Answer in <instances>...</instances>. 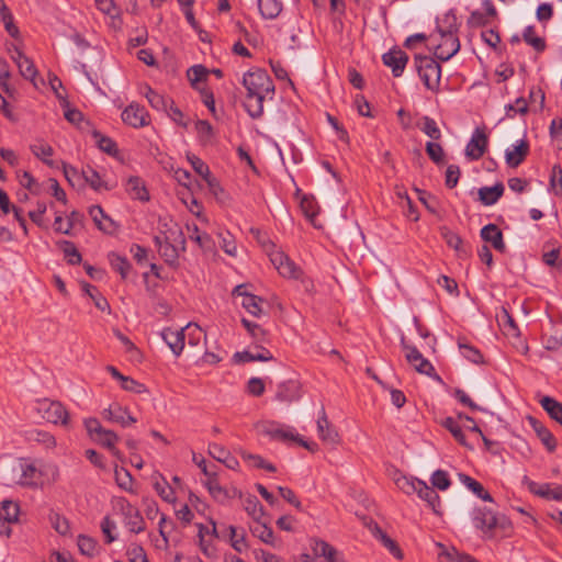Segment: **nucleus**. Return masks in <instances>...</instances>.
I'll list each match as a JSON object with an SVG mask.
<instances>
[{
	"label": "nucleus",
	"mask_w": 562,
	"mask_h": 562,
	"mask_svg": "<svg viewBox=\"0 0 562 562\" xmlns=\"http://www.w3.org/2000/svg\"><path fill=\"white\" fill-rule=\"evenodd\" d=\"M89 215L92 217L97 227L104 233H112L115 227L114 221L109 217L100 205H92L89 209Z\"/></svg>",
	"instance_id": "b1692460"
},
{
	"label": "nucleus",
	"mask_w": 562,
	"mask_h": 562,
	"mask_svg": "<svg viewBox=\"0 0 562 562\" xmlns=\"http://www.w3.org/2000/svg\"><path fill=\"white\" fill-rule=\"evenodd\" d=\"M527 420L531 428L537 434L538 438L544 445L549 452H553L557 449V440L552 432L537 418L533 416H528Z\"/></svg>",
	"instance_id": "4468645a"
},
{
	"label": "nucleus",
	"mask_w": 562,
	"mask_h": 562,
	"mask_svg": "<svg viewBox=\"0 0 562 562\" xmlns=\"http://www.w3.org/2000/svg\"><path fill=\"white\" fill-rule=\"evenodd\" d=\"M458 418L459 419H465L467 422H471L472 426H468V429L473 431V432H477L481 437H482V440L484 442V446L486 448V450H488L491 453L493 454H498L499 451H498V442L496 441H493L491 439H488L487 437H485L481 430V428L475 424L474 419L463 413H460L458 414Z\"/></svg>",
	"instance_id": "f704fd0d"
},
{
	"label": "nucleus",
	"mask_w": 562,
	"mask_h": 562,
	"mask_svg": "<svg viewBox=\"0 0 562 562\" xmlns=\"http://www.w3.org/2000/svg\"><path fill=\"white\" fill-rule=\"evenodd\" d=\"M221 248L229 256H235L237 251L234 236L229 233H220Z\"/></svg>",
	"instance_id": "338daca9"
},
{
	"label": "nucleus",
	"mask_w": 562,
	"mask_h": 562,
	"mask_svg": "<svg viewBox=\"0 0 562 562\" xmlns=\"http://www.w3.org/2000/svg\"><path fill=\"white\" fill-rule=\"evenodd\" d=\"M36 411L48 423L63 426L69 425V413L58 401L40 400L37 401Z\"/></svg>",
	"instance_id": "39448f33"
},
{
	"label": "nucleus",
	"mask_w": 562,
	"mask_h": 562,
	"mask_svg": "<svg viewBox=\"0 0 562 562\" xmlns=\"http://www.w3.org/2000/svg\"><path fill=\"white\" fill-rule=\"evenodd\" d=\"M250 233L268 252L270 261L282 277L293 279H297L300 277V268L288 257V255L280 250L270 251V249L274 248V244L269 240L266 234L261 233L258 228H250Z\"/></svg>",
	"instance_id": "f03ea898"
},
{
	"label": "nucleus",
	"mask_w": 562,
	"mask_h": 562,
	"mask_svg": "<svg viewBox=\"0 0 562 562\" xmlns=\"http://www.w3.org/2000/svg\"><path fill=\"white\" fill-rule=\"evenodd\" d=\"M122 120L124 123L133 127H143L149 124V114L144 106L137 103H131L122 112Z\"/></svg>",
	"instance_id": "9d476101"
},
{
	"label": "nucleus",
	"mask_w": 562,
	"mask_h": 562,
	"mask_svg": "<svg viewBox=\"0 0 562 562\" xmlns=\"http://www.w3.org/2000/svg\"><path fill=\"white\" fill-rule=\"evenodd\" d=\"M123 514L125 516V524L131 532L140 533L146 529L145 520L139 510L130 503H126V506L123 507Z\"/></svg>",
	"instance_id": "a211bd4d"
},
{
	"label": "nucleus",
	"mask_w": 562,
	"mask_h": 562,
	"mask_svg": "<svg viewBox=\"0 0 562 562\" xmlns=\"http://www.w3.org/2000/svg\"><path fill=\"white\" fill-rule=\"evenodd\" d=\"M460 49L458 35H440V42L436 46L435 56L437 59L447 61L453 57Z\"/></svg>",
	"instance_id": "9b49d317"
},
{
	"label": "nucleus",
	"mask_w": 562,
	"mask_h": 562,
	"mask_svg": "<svg viewBox=\"0 0 562 562\" xmlns=\"http://www.w3.org/2000/svg\"><path fill=\"white\" fill-rule=\"evenodd\" d=\"M441 425H442V427H445L453 436V438L461 446H464V447L470 448V449L472 448L471 446L468 445L465 436H464L460 425L458 424V422L454 418L446 417L441 422Z\"/></svg>",
	"instance_id": "e433bc0d"
},
{
	"label": "nucleus",
	"mask_w": 562,
	"mask_h": 562,
	"mask_svg": "<svg viewBox=\"0 0 562 562\" xmlns=\"http://www.w3.org/2000/svg\"><path fill=\"white\" fill-rule=\"evenodd\" d=\"M205 485L210 494L213 496V498L222 503L225 502L227 498L235 496L236 494H239V496H241V493L238 492L237 490H233V494H229V492L226 488L221 486L215 473H211L210 475H207V481Z\"/></svg>",
	"instance_id": "5701e85b"
},
{
	"label": "nucleus",
	"mask_w": 562,
	"mask_h": 562,
	"mask_svg": "<svg viewBox=\"0 0 562 562\" xmlns=\"http://www.w3.org/2000/svg\"><path fill=\"white\" fill-rule=\"evenodd\" d=\"M460 481L470 490L472 491L479 498L483 499L484 502H493L492 495L483 487V485L474 480L473 477L460 473L459 474Z\"/></svg>",
	"instance_id": "c85d7f7f"
},
{
	"label": "nucleus",
	"mask_w": 562,
	"mask_h": 562,
	"mask_svg": "<svg viewBox=\"0 0 562 562\" xmlns=\"http://www.w3.org/2000/svg\"><path fill=\"white\" fill-rule=\"evenodd\" d=\"M58 247L63 250L67 262L71 266L79 265L82 257L75 244L70 240H60L57 243Z\"/></svg>",
	"instance_id": "4c0bfd02"
},
{
	"label": "nucleus",
	"mask_w": 562,
	"mask_h": 562,
	"mask_svg": "<svg viewBox=\"0 0 562 562\" xmlns=\"http://www.w3.org/2000/svg\"><path fill=\"white\" fill-rule=\"evenodd\" d=\"M417 126L431 139L439 140L441 138V132L436 121L429 116H423L417 123Z\"/></svg>",
	"instance_id": "79ce46f5"
},
{
	"label": "nucleus",
	"mask_w": 562,
	"mask_h": 562,
	"mask_svg": "<svg viewBox=\"0 0 562 562\" xmlns=\"http://www.w3.org/2000/svg\"><path fill=\"white\" fill-rule=\"evenodd\" d=\"M550 188L557 195L562 194V168L560 165H554L550 175Z\"/></svg>",
	"instance_id": "69168bd1"
},
{
	"label": "nucleus",
	"mask_w": 562,
	"mask_h": 562,
	"mask_svg": "<svg viewBox=\"0 0 562 562\" xmlns=\"http://www.w3.org/2000/svg\"><path fill=\"white\" fill-rule=\"evenodd\" d=\"M29 439L42 443L47 449H52L56 446L55 437L44 430H31L29 432Z\"/></svg>",
	"instance_id": "5fc2aeb1"
},
{
	"label": "nucleus",
	"mask_w": 562,
	"mask_h": 562,
	"mask_svg": "<svg viewBox=\"0 0 562 562\" xmlns=\"http://www.w3.org/2000/svg\"><path fill=\"white\" fill-rule=\"evenodd\" d=\"M394 481L396 486L407 495L416 493V482H420V480L417 477H408L403 474H400L397 477L394 479Z\"/></svg>",
	"instance_id": "4d7b16f0"
},
{
	"label": "nucleus",
	"mask_w": 562,
	"mask_h": 562,
	"mask_svg": "<svg viewBox=\"0 0 562 562\" xmlns=\"http://www.w3.org/2000/svg\"><path fill=\"white\" fill-rule=\"evenodd\" d=\"M31 151L36 156L37 158L42 159L46 165L53 166V160L47 159L54 154V149L50 145L46 143H37L31 146Z\"/></svg>",
	"instance_id": "6e6d98bb"
},
{
	"label": "nucleus",
	"mask_w": 562,
	"mask_h": 562,
	"mask_svg": "<svg viewBox=\"0 0 562 562\" xmlns=\"http://www.w3.org/2000/svg\"><path fill=\"white\" fill-rule=\"evenodd\" d=\"M459 348L462 350V355L473 363H483V355L479 349L468 344L459 341Z\"/></svg>",
	"instance_id": "680f3d73"
},
{
	"label": "nucleus",
	"mask_w": 562,
	"mask_h": 562,
	"mask_svg": "<svg viewBox=\"0 0 562 562\" xmlns=\"http://www.w3.org/2000/svg\"><path fill=\"white\" fill-rule=\"evenodd\" d=\"M116 484L124 491L133 492V476L128 470L117 467L114 471Z\"/></svg>",
	"instance_id": "13d9d810"
},
{
	"label": "nucleus",
	"mask_w": 562,
	"mask_h": 562,
	"mask_svg": "<svg viewBox=\"0 0 562 562\" xmlns=\"http://www.w3.org/2000/svg\"><path fill=\"white\" fill-rule=\"evenodd\" d=\"M437 31L440 35H458L459 32V23L457 15L449 11L443 18L437 22Z\"/></svg>",
	"instance_id": "cd10ccee"
},
{
	"label": "nucleus",
	"mask_w": 562,
	"mask_h": 562,
	"mask_svg": "<svg viewBox=\"0 0 562 562\" xmlns=\"http://www.w3.org/2000/svg\"><path fill=\"white\" fill-rule=\"evenodd\" d=\"M111 267L121 274L122 279H126L131 270V263L125 257L115 252L109 255Z\"/></svg>",
	"instance_id": "de8ad7c7"
},
{
	"label": "nucleus",
	"mask_w": 562,
	"mask_h": 562,
	"mask_svg": "<svg viewBox=\"0 0 562 562\" xmlns=\"http://www.w3.org/2000/svg\"><path fill=\"white\" fill-rule=\"evenodd\" d=\"M243 86L246 88L244 108L252 119L263 115V102L267 97L272 98L274 85L265 69L257 68L247 71L243 77Z\"/></svg>",
	"instance_id": "f257e3e1"
},
{
	"label": "nucleus",
	"mask_w": 562,
	"mask_h": 562,
	"mask_svg": "<svg viewBox=\"0 0 562 562\" xmlns=\"http://www.w3.org/2000/svg\"><path fill=\"white\" fill-rule=\"evenodd\" d=\"M481 238L485 243H490L493 248L499 252L506 250L502 231L495 224H487L481 229Z\"/></svg>",
	"instance_id": "2eb2a0df"
},
{
	"label": "nucleus",
	"mask_w": 562,
	"mask_h": 562,
	"mask_svg": "<svg viewBox=\"0 0 562 562\" xmlns=\"http://www.w3.org/2000/svg\"><path fill=\"white\" fill-rule=\"evenodd\" d=\"M256 428L260 434L283 442L288 440L294 441L296 437L289 427H283L276 422H260L256 425Z\"/></svg>",
	"instance_id": "6e6552de"
},
{
	"label": "nucleus",
	"mask_w": 562,
	"mask_h": 562,
	"mask_svg": "<svg viewBox=\"0 0 562 562\" xmlns=\"http://www.w3.org/2000/svg\"><path fill=\"white\" fill-rule=\"evenodd\" d=\"M522 38L539 53L543 52L547 47L544 38L537 36L535 27L531 25L524 30Z\"/></svg>",
	"instance_id": "a18cd8bd"
},
{
	"label": "nucleus",
	"mask_w": 562,
	"mask_h": 562,
	"mask_svg": "<svg viewBox=\"0 0 562 562\" xmlns=\"http://www.w3.org/2000/svg\"><path fill=\"white\" fill-rule=\"evenodd\" d=\"M301 383L297 380H288L278 385L276 400L291 403L301 398Z\"/></svg>",
	"instance_id": "f8f14e48"
},
{
	"label": "nucleus",
	"mask_w": 562,
	"mask_h": 562,
	"mask_svg": "<svg viewBox=\"0 0 562 562\" xmlns=\"http://www.w3.org/2000/svg\"><path fill=\"white\" fill-rule=\"evenodd\" d=\"M83 291L92 299L95 307L100 311L110 310V304L108 303L106 299L101 295L97 286L90 284V283H83L82 284Z\"/></svg>",
	"instance_id": "49530a36"
},
{
	"label": "nucleus",
	"mask_w": 562,
	"mask_h": 562,
	"mask_svg": "<svg viewBox=\"0 0 562 562\" xmlns=\"http://www.w3.org/2000/svg\"><path fill=\"white\" fill-rule=\"evenodd\" d=\"M226 531L231 546L235 551L240 553L247 549L246 532L244 529H240V531H238V529L235 526H228L226 527Z\"/></svg>",
	"instance_id": "2f4dec72"
},
{
	"label": "nucleus",
	"mask_w": 562,
	"mask_h": 562,
	"mask_svg": "<svg viewBox=\"0 0 562 562\" xmlns=\"http://www.w3.org/2000/svg\"><path fill=\"white\" fill-rule=\"evenodd\" d=\"M77 544L82 555L93 558L98 553V542L91 537L80 535Z\"/></svg>",
	"instance_id": "c03bdc74"
},
{
	"label": "nucleus",
	"mask_w": 562,
	"mask_h": 562,
	"mask_svg": "<svg viewBox=\"0 0 562 562\" xmlns=\"http://www.w3.org/2000/svg\"><path fill=\"white\" fill-rule=\"evenodd\" d=\"M146 98L149 104L156 110H167L171 99H167L158 92L154 91L150 87H146Z\"/></svg>",
	"instance_id": "864d4df0"
},
{
	"label": "nucleus",
	"mask_w": 562,
	"mask_h": 562,
	"mask_svg": "<svg viewBox=\"0 0 562 562\" xmlns=\"http://www.w3.org/2000/svg\"><path fill=\"white\" fill-rule=\"evenodd\" d=\"M431 484L440 491H446L451 485V481L443 470H437L431 475Z\"/></svg>",
	"instance_id": "0e129e2a"
},
{
	"label": "nucleus",
	"mask_w": 562,
	"mask_h": 562,
	"mask_svg": "<svg viewBox=\"0 0 562 562\" xmlns=\"http://www.w3.org/2000/svg\"><path fill=\"white\" fill-rule=\"evenodd\" d=\"M155 245L158 247V252L165 259V261L169 265H173L178 257V247L176 244L169 240V237L166 236L161 238L160 236L154 237Z\"/></svg>",
	"instance_id": "412c9836"
},
{
	"label": "nucleus",
	"mask_w": 562,
	"mask_h": 562,
	"mask_svg": "<svg viewBox=\"0 0 562 562\" xmlns=\"http://www.w3.org/2000/svg\"><path fill=\"white\" fill-rule=\"evenodd\" d=\"M426 153L428 157L437 165H440L443 162L445 151L440 144L428 142L426 143Z\"/></svg>",
	"instance_id": "e2e57ef3"
},
{
	"label": "nucleus",
	"mask_w": 562,
	"mask_h": 562,
	"mask_svg": "<svg viewBox=\"0 0 562 562\" xmlns=\"http://www.w3.org/2000/svg\"><path fill=\"white\" fill-rule=\"evenodd\" d=\"M102 416L104 419L112 423H117L122 427H127L136 423V418L130 414L128 409L117 404L114 406H110L109 408H105L102 412Z\"/></svg>",
	"instance_id": "ddd939ff"
},
{
	"label": "nucleus",
	"mask_w": 562,
	"mask_h": 562,
	"mask_svg": "<svg viewBox=\"0 0 562 562\" xmlns=\"http://www.w3.org/2000/svg\"><path fill=\"white\" fill-rule=\"evenodd\" d=\"M249 529L252 536L257 537L262 542L271 546L273 544V530L267 524L260 522V520H258L255 525H251Z\"/></svg>",
	"instance_id": "58836bf2"
},
{
	"label": "nucleus",
	"mask_w": 562,
	"mask_h": 562,
	"mask_svg": "<svg viewBox=\"0 0 562 562\" xmlns=\"http://www.w3.org/2000/svg\"><path fill=\"white\" fill-rule=\"evenodd\" d=\"M21 460V486H34L38 479V470L36 467L24 459Z\"/></svg>",
	"instance_id": "7c9ffc66"
},
{
	"label": "nucleus",
	"mask_w": 562,
	"mask_h": 562,
	"mask_svg": "<svg viewBox=\"0 0 562 562\" xmlns=\"http://www.w3.org/2000/svg\"><path fill=\"white\" fill-rule=\"evenodd\" d=\"M92 136L95 139L97 145L100 150L104 151L105 154H108L112 157H116L119 155L117 145L112 138L102 135L97 130L92 131Z\"/></svg>",
	"instance_id": "72a5a7b5"
},
{
	"label": "nucleus",
	"mask_w": 562,
	"mask_h": 562,
	"mask_svg": "<svg viewBox=\"0 0 562 562\" xmlns=\"http://www.w3.org/2000/svg\"><path fill=\"white\" fill-rule=\"evenodd\" d=\"M382 61L390 67L394 77H401L408 63V55L398 47H393L382 55Z\"/></svg>",
	"instance_id": "1a4fd4ad"
},
{
	"label": "nucleus",
	"mask_w": 562,
	"mask_h": 562,
	"mask_svg": "<svg viewBox=\"0 0 562 562\" xmlns=\"http://www.w3.org/2000/svg\"><path fill=\"white\" fill-rule=\"evenodd\" d=\"M488 146V136L484 128L476 127L465 147V156L471 160H479Z\"/></svg>",
	"instance_id": "0eeeda50"
},
{
	"label": "nucleus",
	"mask_w": 562,
	"mask_h": 562,
	"mask_svg": "<svg viewBox=\"0 0 562 562\" xmlns=\"http://www.w3.org/2000/svg\"><path fill=\"white\" fill-rule=\"evenodd\" d=\"M540 404L552 419L562 425V403L550 396H543Z\"/></svg>",
	"instance_id": "c9c22d12"
},
{
	"label": "nucleus",
	"mask_w": 562,
	"mask_h": 562,
	"mask_svg": "<svg viewBox=\"0 0 562 562\" xmlns=\"http://www.w3.org/2000/svg\"><path fill=\"white\" fill-rule=\"evenodd\" d=\"M317 431L319 438L325 442L337 443L339 441V435L329 423L324 406H322L321 415L317 419Z\"/></svg>",
	"instance_id": "dca6fc26"
},
{
	"label": "nucleus",
	"mask_w": 562,
	"mask_h": 562,
	"mask_svg": "<svg viewBox=\"0 0 562 562\" xmlns=\"http://www.w3.org/2000/svg\"><path fill=\"white\" fill-rule=\"evenodd\" d=\"M20 64L18 65L20 74L27 80L34 81L37 69L33 61L27 56H20Z\"/></svg>",
	"instance_id": "bf43d9fd"
},
{
	"label": "nucleus",
	"mask_w": 562,
	"mask_h": 562,
	"mask_svg": "<svg viewBox=\"0 0 562 562\" xmlns=\"http://www.w3.org/2000/svg\"><path fill=\"white\" fill-rule=\"evenodd\" d=\"M401 346L405 351V358L407 362L418 373L426 374L436 380H440V376L436 373L434 366L423 357V355L415 346L409 345L404 336L401 337Z\"/></svg>",
	"instance_id": "423d86ee"
},
{
	"label": "nucleus",
	"mask_w": 562,
	"mask_h": 562,
	"mask_svg": "<svg viewBox=\"0 0 562 562\" xmlns=\"http://www.w3.org/2000/svg\"><path fill=\"white\" fill-rule=\"evenodd\" d=\"M259 11L265 19H276L282 11V2L279 0H258Z\"/></svg>",
	"instance_id": "473e14b6"
},
{
	"label": "nucleus",
	"mask_w": 562,
	"mask_h": 562,
	"mask_svg": "<svg viewBox=\"0 0 562 562\" xmlns=\"http://www.w3.org/2000/svg\"><path fill=\"white\" fill-rule=\"evenodd\" d=\"M161 337L165 340V342L169 346L171 351L176 356H180L184 347V328L176 330L171 328H165L161 331Z\"/></svg>",
	"instance_id": "6ab92c4d"
},
{
	"label": "nucleus",
	"mask_w": 562,
	"mask_h": 562,
	"mask_svg": "<svg viewBox=\"0 0 562 562\" xmlns=\"http://www.w3.org/2000/svg\"><path fill=\"white\" fill-rule=\"evenodd\" d=\"M21 460H14L8 463L3 469V479L7 484H18L21 482Z\"/></svg>",
	"instance_id": "37998d69"
},
{
	"label": "nucleus",
	"mask_w": 562,
	"mask_h": 562,
	"mask_svg": "<svg viewBox=\"0 0 562 562\" xmlns=\"http://www.w3.org/2000/svg\"><path fill=\"white\" fill-rule=\"evenodd\" d=\"M82 178L95 191H99L101 189L110 190L108 184L102 181L99 172L91 168L90 166H87L86 169L81 172Z\"/></svg>",
	"instance_id": "ea45409f"
},
{
	"label": "nucleus",
	"mask_w": 562,
	"mask_h": 562,
	"mask_svg": "<svg viewBox=\"0 0 562 562\" xmlns=\"http://www.w3.org/2000/svg\"><path fill=\"white\" fill-rule=\"evenodd\" d=\"M440 235L446 244L457 251L460 258L469 256V251L463 246L462 238L457 233L452 232L447 226H442L440 227Z\"/></svg>",
	"instance_id": "393cba45"
},
{
	"label": "nucleus",
	"mask_w": 562,
	"mask_h": 562,
	"mask_svg": "<svg viewBox=\"0 0 562 562\" xmlns=\"http://www.w3.org/2000/svg\"><path fill=\"white\" fill-rule=\"evenodd\" d=\"M126 191L134 200H139L142 202L149 201V193L145 186V181L138 176H132L128 178Z\"/></svg>",
	"instance_id": "4be33fe9"
},
{
	"label": "nucleus",
	"mask_w": 562,
	"mask_h": 562,
	"mask_svg": "<svg viewBox=\"0 0 562 562\" xmlns=\"http://www.w3.org/2000/svg\"><path fill=\"white\" fill-rule=\"evenodd\" d=\"M244 508L256 521L263 516V507L259 499L254 495H248L244 501Z\"/></svg>",
	"instance_id": "09e8293b"
},
{
	"label": "nucleus",
	"mask_w": 562,
	"mask_h": 562,
	"mask_svg": "<svg viewBox=\"0 0 562 562\" xmlns=\"http://www.w3.org/2000/svg\"><path fill=\"white\" fill-rule=\"evenodd\" d=\"M312 550L316 557H324L327 562H338L337 550L324 540L314 539Z\"/></svg>",
	"instance_id": "c756f323"
},
{
	"label": "nucleus",
	"mask_w": 562,
	"mask_h": 562,
	"mask_svg": "<svg viewBox=\"0 0 562 562\" xmlns=\"http://www.w3.org/2000/svg\"><path fill=\"white\" fill-rule=\"evenodd\" d=\"M240 456L244 461H247L251 467L258 468V469H265L268 472H276L277 469L272 463L266 462L260 456L252 454L246 451H241Z\"/></svg>",
	"instance_id": "3c124183"
},
{
	"label": "nucleus",
	"mask_w": 562,
	"mask_h": 562,
	"mask_svg": "<svg viewBox=\"0 0 562 562\" xmlns=\"http://www.w3.org/2000/svg\"><path fill=\"white\" fill-rule=\"evenodd\" d=\"M262 302H263V300L260 296H257L255 294L245 295V299L241 300V305L252 316L259 317L262 312L261 305H260Z\"/></svg>",
	"instance_id": "603ef678"
},
{
	"label": "nucleus",
	"mask_w": 562,
	"mask_h": 562,
	"mask_svg": "<svg viewBox=\"0 0 562 562\" xmlns=\"http://www.w3.org/2000/svg\"><path fill=\"white\" fill-rule=\"evenodd\" d=\"M414 64L425 87L438 91L441 79V66L430 56L415 55Z\"/></svg>",
	"instance_id": "20e7f679"
},
{
	"label": "nucleus",
	"mask_w": 562,
	"mask_h": 562,
	"mask_svg": "<svg viewBox=\"0 0 562 562\" xmlns=\"http://www.w3.org/2000/svg\"><path fill=\"white\" fill-rule=\"evenodd\" d=\"M504 190L502 182H496L493 187H482L479 189V199L484 205H493L503 196Z\"/></svg>",
	"instance_id": "a878e982"
},
{
	"label": "nucleus",
	"mask_w": 562,
	"mask_h": 562,
	"mask_svg": "<svg viewBox=\"0 0 562 562\" xmlns=\"http://www.w3.org/2000/svg\"><path fill=\"white\" fill-rule=\"evenodd\" d=\"M119 440L120 437L113 430L109 429H104L100 435L95 436L93 439V441L106 448L114 457L121 459V452L115 447Z\"/></svg>",
	"instance_id": "bb28decb"
},
{
	"label": "nucleus",
	"mask_w": 562,
	"mask_h": 562,
	"mask_svg": "<svg viewBox=\"0 0 562 562\" xmlns=\"http://www.w3.org/2000/svg\"><path fill=\"white\" fill-rule=\"evenodd\" d=\"M19 513L20 507L18 503L12 501H3L0 508V521L4 520L9 524L18 521Z\"/></svg>",
	"instance_id": "a19ab883"
},
{
	"label": "nucleus",
	"mask_w": 562,
	"mask_h": 562,
	"mask_svg": "<svg viewBox=\"0 0 562 562\" xmlns=\"http://www.w3.org/2000/svg\"><path fill=\"white\" fill-rule=\"evenodd\" d=\"M209 75V70L203 65H194L190 67L187 71V76L189 81L191 82V86L199 90L198 83L201 81L206 80V77Z\"/></svg>",
	"instance_id": "8fccbe9b"
},
{
	"label": "nucleus",
	"mask_w": 562,
	"mask_h": 562,
	"mask_svg": "<svg viewBox=\"0 0 562 562\" xmlns=\"http://www.w3.org/2000/svg\"><path fill=\"white\" fill-rule=\"evenodd\" d=\"M126 554L130 562H149L145 550L139 544L132 543Z\"/></svg>",
	"instance_id": "774afa93"
},
{
	"label": "nucleus",
	"mask_w": 562,
	"mask_h": 562,
	"mask_svg": "<svg viewBox=\"0 0 562 562\" xmlns=\"http://www.w3.org/2000/svg\"><path fill=\"white\" fill-rule=\"evenodd\" d=\"M417 484V495L425 502H427V504L431 507V509L436 513V514H440V507H441V502H440V496L438 495V493L429 485L426 484V482L422 481L420 482H416Z\"/></svg>",
	"instance_id": "aec40b11"
},
{
	"label": "nucleus",
	"mask_w": 562,
	"mask_h": 562,
	"mask_svg": "<svg viewBox=\"0 0 562 562\" xmlns=\"http://www.w3.org/2000/svg\"><path fill=\"white\" fill-rule=\"evenodd\" d=\"M188 231L191 233L190 238L199 244V246L203 249H211L212 247V238L207 234L201 235L199 233L198 225L193 224L192 226H187Z\"/></svg>",
	"instance_id": "052dcab7"
},
{
	"label": "nucleus",
	"mask_w": 562,
	"mask_h": 562,
	"mask_svg": "<svg viewBox=\"0 0 562 562\" xmlns=\"http://www.w3.org/2000/svg\"><path fill=\"white\" fill-rule=\"evenodd\" d=\"M529 142L525 138L520 139L518 145H516L513 149L506 150V164L512 168L518 167L525 161L526 157L529 155Z\"/></svg>",
	"instance_id": "f3484780"
},
{
	"label": "nucleus",
	"mask_w": 562,
	"mask_h": 562,
	"mask_svg": "<svg viewBox=\"0 0 562 562\" xmlns=\"http://www.w3.org/2000/svg\"><path fill=\"white\" fill-rule=\"evenodd\" d=\"M472 519L475 528L481 530L487 538H493L497 528L504 532L512 529V524L505 516L498 517L486 507L475 508Z\"/></svg>",
	"instance_id": "7ed1b4c3"
}]
</instances>
